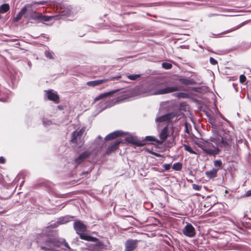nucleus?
<instances>
[{"label":"nucleus","instance_id":"1","mask_svg":"<svg viewBox=\"0 0 251 251\" xmlns=\"http://www.w3.org/2000/svg\"><path fill=\"white\" fill-rule=\"evenodd\" d=\"M44 240V243L41 246V249L46 251H58L54 248L59 247L62 243L65 242L64 240L60 241L54 232L45 236Z\"/></svg>","mask_w":251,"mask_h":251},{"label":"nucleus","instance_id":"2","mask_svg":"<svg viewBox=\"0 0 251 251\" xmlns=\"http://www.w3.org/2000/svg\"><path fill=\"white\" fill-rule=\"evenodd\" d=\"M178 90V87L176 86L167 87L163 89H158L157 84L149 85L146 90L142 94L144 96L150 95H160L170 93Z\"/></svg>","mask_w":251,"mask_h":251},{"label":"nucleus","instance_id":"3","mask_svg":"<svg viewBox=\"0 0 251 251\" xmlns=\"http://www.w3.org/2000/svg\"><path fill=\"white\" fill-rule=\"evenodd\" d=\"M74 227L76 233L79 235V237L81 239L86 241L96 242L98 239L87 234L83 233L86 230V226L80 221H77L74 223Z\"/></svg>","mask_w":251,"mask_h":251},{"label":"nucleus","instance_id":"4","mask_svg":"<svg viewBox=\"0 0 251 251\" xmlns=\"http://www.w3.org/2000/svg\"><path fill=\"white\" fill-rule=\"evenodd\" d=\"M210 141L218 145V147L226 148L230 146L231 138L228 133H225L223 137L218 135L215 137H211Z\"/></svg>","mask_w":251,"mask_h":251},{"label":"nucleus","instance_id":"5","mask_svg":"<svg viewBox=\"0 0 251 251\" xmlns=\"http://www.w3.org/2000/svg\"><path fill=\"white\" fill-rule=\"evenodd\" d=\"M210 140L206 141L198 144V146L201 148L205 153L210 155H215L219 151L218 145H214Z\"/></svg>","mask_w":251,"mask_h":251},{"label":"nucleus","instance_id":"6","mask_svg":"<svg viewBox=\"0 0 251 251\" xmlns=\"http://www.w3.org/2000/svg\"><path fill=\"white\" fill-rule=\"evenodd\" d=\"M182 233L185 236L190 238L194 237L196 235L195 228L189 223H187L183 227L182 229Z\"/></svg>","mask_w":251,"mask_h":251},{"label":"nucleus","instance_id":"7","mask_svg":"<svg viewBox=\"0 0 251 251\" xmlns=\"http://www.w3.org/2000/svg\"><path fill=\"white\" fill-rule=\"evenodd\" d=\"M126 141L133 145H135L138 147L143 146L146 145V143L139 140L136 137L129 135L127 136L126 138Z\"/></svg>","mask_w":251,"mask_h":251},{"label":"nucleus","instance_id":"8","mask_svg":"<svg viewBox=\"0 0 251 251\" xmlns=\"http://www.w3.org/2000/svg\"><path fill=\"white\" fill-rule=\"evenodd\" d=\"M45 92L49 100L53 101L55 103L59 102V98L56 92H54L52 90L45 91Z\"/></svg>","mask_w":251,"mask_h":251},{"label":"nucleus","instance_id":"9","mask_svg":"<svg viewBox=\"0 0 251 251\" xmlns=\"http://www.w3.org/2000/svg\"><path fill=\"white\" fill-rule=\"evenodd\" d=\"M84 132V129L81 128V129L79 130H75L74 131L72 136V139L71 141L72 142L74 143H77L78 140L80 139L81 137L82 136L83 133Z\"/></svg>","mask_w":251,"mask_h":251},{"label":"nucleus","instance_id":"10","mask_svg":"<svg viewBox=\"0 0 251 251\" xmlns=\"http://www.w3.org/2000/svg\"><path fill=\"white\" fill-rule=\"evenodd\" d=\"M176 115L174 113H168L161 116L157 117L155 121L156 123H161L171 120Z\"/></svg>","mask_w":251,"mask_h":251},{"label":"nucleus","instance_id":"11","mask_svg":"<svg viewBox=\"0 0 251 251\" xmlns=\"http://www.w3.org/2000/svg\"><path fill=\"white\" fill-rule=\"evenodd\" d=\"M136 240H129L127 241L125 244V251H132L137 247Z\"/></svg>","mask_w":251,"mask_h":251},{"label":"nucleus","instance_id":"12","mask_svg":"<svg viewBox=\"0 0 251 251\" xmlns=\"http://www.w3.org/2000/svg\"><path fill=\"white\" fill-rule=\"evenodd\" d=\"M169 136V128L167 126H166L162 130L159 134V137L161 141H159V144H162L167 138Z\"/></svg>","mask_w":251,"mask_h":251},{"label":"nucleus","instance_id":"13","mask_svg":"<svg viewBox=\"0 0 251 251\" xmlns=\"http://www.w3.org/2000/svg\"><path fill=\"white\" fill-rule=\"evenodd\" d=\"M108 81H109V79H99V80L88 81L86 83V84L89 86L95 87L96 86L100 85L102 83H105Z\"/></svg>","mask_w":251,"mask_h":251},{"label":"nucleus","instance_id":"14","mask_svg":"<svg viewBox=\"0 0 251 251\" xmlns=\"http://www.w3.org/2000/svg\"><path fill=\"white\" fill-rule=\"evenodd\" d=\"M27 8L26 6H25L22 8L20 12L18 13V14L16 16L15 18H14L13 21L15 22H17L19 21L22 18L23 15H25V18H27L28 16L26 15Z\"/></svg>","mask_w":251,"mask_h":251},{"label":"nucleus","instance_id":"15","mask_svg":"<svg viewBox=\"0 0 251 251\" xmlns=\"http://www.w3.org/2000/svg\"><path fill=\"white\" fill-rule=\"evenodd\" d=\"M218 170L219 168H213L209 171L205 172V174L209 179H212L217 176Z\"/></svg>","mask_w":251,"mask_h":251},{"label":"nucleus","instance_id":"16","mask_svg":"<svg viewBox=\"0 0 251 251\" xmlns=\"http://www.w3.org/2000/svg\"><path fill=\"white\" fill-rule=\"evenodd\" d=\"M123 134V132L121 131H114L112 133H110L109 134L107 135L105 138V140L106 141L114 139L115 138L120 136Z\"/></svg>","mask_w":251,"mask_h":251},{"label":"nucleus","instance_id":"17","mask_svg":"<svg viewBox=\"0 0 251 251\" xmlns=\"http://www.w3.org/2000/svg\"><path fill=\"white\" fill-rule=\"evenodd\" d=\"M89 155L90 153L88 151H85L83 152L75 159V162L77 164L80 163L84 159L87 158Z\"/></svg>","mask_w":251,"mask_h":251},{"label":"nucleus","instance_id":"18","mask_svg":"<svg viewBox=\"0 0 251 251\" xmlns=\"http://www.w3.org/2000/svg\"><path fill=\"white\" fill-rule=\"evenodd\" d=\"M121 142V141L117 140L113 144H111L110 146H108L107 149V153H110L113 151L115 150L119 144Z\"/></svg>","mask_w":251,"mask_h":251},{"label":"nucleus","instance_id":"19","mask_svg":"<svg viewBox=\"0 0 251 251\" xmlns=\"http://www.w3.org/2000/svg\"><path fill=\"white\" fill-rule=\"evenodd\" d=\"M113 93L114 92H109L101 94L94 99V101L96 102L100 100H104L105 98L112 95Z\"/></svg>","mask_w":251,"mask_h":251},{"label":"nucleus","instance_id":"20","mask_svg":"<svg viewBox=\"0 0 251 251\" xmlns=\"http://www.w3.org/2000/svg\"><path fill=\"white\" fill-rule=\"evenodd\" d=\"M10 7L8 4L4 3L0 6V13L3 14L9 10Z\"/></svg>","mask_w":251,"mask_h":251},{"label":"nucleus","instance_id":"21","mask_svg":"<svg viewBox=\"0 0 251 251\" xmlns=\"http://www.w3.org/2000/svg\"><path fill=\"white\" fill-rule=\"evenodd\" d=\"M141 141L145 143L146 144L148 142H151V141H154V142H157L158 143H159V141L157 139H156L154 137L151 136H146L145 140L144 141Z\"/></svg>","mask_w":251,"mask_h":251},{"label":"nucleus","instance_id":"22","mask_svg":"<svg viewBox=\"0 0 251 251\" xmlns=\"http://www.w3.org/2000/svg\"><path fill=\"white\" fill-rule=\"evenodd\" d=\"M30 17L33 20H40L41 18V14L34 12L30 14Z\"/></svg>","mask_w":251,"mask_h":251},{"label":"nucleus","instance_id":"23","mask_svg":"<svg viewBox=\"0 0 251 251\" xmlns=\"http://www.w3.org/2000/svg\"><path fill=\"white\" fill-rule=\"evenodd\" d=\"M182 168V164L179 162L175 163L173 166V169L176 171H180Z\"/></svg>","mask_w":251,"mask_h":251},{"label":"nucleus","instance_id":"24","mask_svg":"<svg viewBox=\"0 0 251 251\" xmlns=\"http://www.w3.org/2000/svg\"><path fill=\"white\" fill-rule=\"evenodd\" d=\"M7 98V96L6 93L1 92L0 90V101H5Z\"/></svg>","mask_w":251,"mask_h":251},{"label":"nucleus","instance_id":"25","mask_svg":"<svg viewBox=\"0 0 251 251\" xmlns=\"http://www.w3.org/2000/svg\"><path fill=\"white\" fill-rule=\"evenodd\" d=\"M179 81L183 84H192L191 80L185 78H179Z\"/></svg>","mask_w":251,"mask_h":251},{"label":"nucleus","instance_id":"26","mask_svg":"<svg viewBox=\"0 0 251 251\" xmlns=\"http://www.w3.org/2000/svg\"><path fill=\"white\" fill-rule=\"evenodd\" d=\"M141 76L140 75H127V78L132 80H135Z\"/></svg>","mask_w":251,"mask_h":251},{"label":"nucleus","instance_id":"27","mask_svg":"<svg viewBox=\"0 0 251 251\" xmlns=\"http://www.w3.org/2000/svg\"><path fill=\"white\" fill-rule=\"evenodd\" d=\"M184 148L185 150L189 152L190 153L195 154H197V153L194 151H193L189 146L187 145H184Z\"/></svg>","mask_w":251,"mask_h":251},{"label":"nucleus","instance_id":"28","mask_svg":"<svg viewBox=\"0 0 251 251\" xmlns=\"http://www.w3.org/2000/svg\"><path fill=\"white\" fill-rule=\"evenodd\" d=\"M45 55L46 57L52 59L54 58L53 53L52 52H50V51L46 50L45 52Z\"/></svg>","mask_w":251,"mask_h":251},{"label":"nucleus","instance_id":"29","mask_svg":"<svg viewBox=\"0 0 251 251\" xmlns=\"http://www.w3.org/2000/svg\"><path fill=\"white\" fill-rule=\"evenodd\" d=\"M162 66L164 69L168 70L171 69L173 66L171 63L164 62L162 64Z\"/></svg>","mask_w":251,"mask_h":251},{"label":"nucleus","instance_id":"30","mask_svg":"<svg viewBox=\"0 0 251 251\" xmlns=\"http://www.w3.org/2000/svg\"><path fill=\"white\" fill-rule=\"evenodd\" d=\"M222 161L220 160H217L214 161V165L215 167H217L216 168H221L222 167Z\"/></svg>","mask_w":251,"mask_h":251},{"label":"nucleus","instance_id":"31","mask_svg":"<svg viewBox=\"0 0 251 251\" xmlns=\"http://www.w3.org/2000/svg\"><path fill=\"white\" fill-rule=\"evenodd\" d=\"M176 97L178 98H185L188 97V95L186 93L180 92L176 94Z\"/></svg>","mask_w":251,"mask_h":251},{"label":"nucleus","instance_id":"32","mask_svg":"<svg viewBox=\"0 0 251 251\" xmlns=\"http://www.w3.org/2000/svg\"><path fill=\"white\" fill-rule=\"evenodd\" d=\"M51 17H50V16H43L41 14V18H40V19L44 21H45V22H47V21H49L50 19H51Z\"/></svg>","mask_w":251,"mask_h":251},{"label":"nucleus","instance_id":"33","mask_svg":"<svg viewBox=\"0 0 251 251\" xmlns=\"http://www.w3.org/2000/svg\"><path fill=\"white\" fill-rule=\"evenodd\" d=\"M240 27V26H237L236 27H234L232 28L231 29H230L229 30H226V31H224V32H223V34H226V33H229L230 32L234 31V30L238 29Z\"/></svg>","mask_w":251,"mask_h":251},{"label":"nucleus","instance_id":"34","mask_svg":"<svg viewBox=\"0 0 251 251\" xmlns=\"http://www.w3.org/2000/svg\"><path fill=\"white\" fill-rule=\"evenodd\" d=\"M246 76L244 75H241L240 76V81L241 83H244L246 81Z\"/></svg>","mask_w":251,"mask_h":251},{"label":"nucleus","instance_id":"35","mask_svg":"<svg viewBox=\"0 0 251 251\" xmlns=\"http://www.w3.org/2000/svg\"><path fill=\"white\" fill-rule=\"evenodd\" d=\"M193 188L197 191H200L201 189V186L197 185V184H193Z\"/></svg>","mask_w":251,"mask_h":251},{"label":"nucleus","instance_id":"36","mask_svg":"<svg viewBox=\"0 0 251 251\" xmlns=\"http://www.w3.org/2000/svg\"><path fill=\"white\" fill-rule=\"evenodd\" d=\"M101 104H102V107L100 111H102V110L105 109L107 107V105H106L105 102L104 101H101Z\"/></svg>","mask_w":251,"mask_h":251},{"label":"nucleus","instance_id":"37","mask_svg":"<svg viewBox=\"0 0 251 251\" xmlns=\"http://www.w3.org/2000/svg\"><path fill=\"white\" fill-rule=\"evenodd\" d=\"M210 62L212 65H216L217 64V61L212 57L210 58Z\"/></svg>","mask_w":251,"mask_h":251},{"label":"nucleus","instance_id":"38","mask_svg":"<svg viewBox=\"0 0 251 251\" xmlns=\"http://www.w3.org/2000/svg\"><path fill=\"white\" fill-rule=\"evenodd\" d=\"M171 165L170 164H165L163 165V168L166 170H169L170 169Z\"/></svg>","mask_w":251,"mask_h":251},{"label":"nucleus","instance_id":"39","mask_svg":"<svg viewBox=\"0 0 251 251\" xmlns=\"http://www.w3.org/2000/svg\"><path fill=\"white\" fill-rule=\"evenodd\" d=\"M121 77V76L120 75H118V76H113V77H109V78H107V79H109V80H113L115 79H119V78H120Z\"/></svg>","mask_w":251,"mask_h":251},{"label":"nucleus","instance_id":"40","mask_svg":"<svg viewBox=\"0 0 251 251\" xmlns=\"http://www.w3.org/2000/svg\"><path fill=\"white\" fill-rule=\"evenodd\" d=\"M51 123V121H50V120H48V121H43V124L44 125H50Z\"/></svg>","mask_w":251,"mask_h":251},{"label":"nucleus","instance_id":"41","mask_svg":"<svg viewBox=\"0 0 251 251\" xmlns=\"http://www.w3.org/2000/svg\"><path fill=\"white\" fill-rule=\"evenodd\" d=\"M245 196H246V197H249V196H251V190H249V191H248L246 192V194H245Z\"/></svg>","mask_w":251,"mask_h":251},{"label":"nucleus","instance_id":"42","mask_svg":"<svg viewBox=\"0 0 251 251\" xmlns=\"http://www.w3.org/2000/svg\"><path fill=\"white\" fill-rule=\"evenodd\" d=\"M5 162V159L4 157H0V163H4Z\"/></svg>","mask_w":251,"mask_h":251},{"label":"nucleus","instance_id":"43","mask_svg":"<svg viewBox=\"0 0 251 251\" xmlns=\"http://www.w3.org/2000/svg\"><path fill=\"white\" fill-rule=\"evenodd\" d=\"M64 245H65V246L66 247H67V248H68L70 249V247H69V245H68V243H65H65H64Z\"/></svg>","mask_w":251,"mask_h":251},{"label":"nucleus","instance_id":"44","mask_svg":"<svg viewBox=\"0 0 251 251\" xmlns=\"http://www.w3.org/2000/svg\"><path fill=\"white\" fill-rule=\"evenodd\" d=\"M101 242H98V246H101Z\"/></svg>","mask_w":251,"mask_h":251},{"label":"nucleus","instance_id":"45","mask_svg":"<svg viewBox=\"0 0 251 251\" xmlns=\"http://www.w3.org/2000/svg\"><path fill=\"white\" fill-rule=\"evenodd\" d=\"M68 221V219L65 220L64 221V222H63L62 223H66V222H67Z\"/></svg>","mask_w":251,"mask_h":251}]
</instances>
